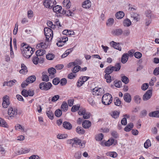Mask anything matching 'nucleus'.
Returning a JSON list of instances; mask_svg holds the SVG:
<instances>
[{"label":"nucleus","mask_w":159,"mask_h":159,"mask_svg":"<svg viewBox=\"0 0 159 159\" xmlns=\"http://www.w3.org/2000/svg\"><path fill=\"white\" fill-rule=\"evenodd\" d=\"M107 155L113 158H115L117 157V154L115 152H108Z\"/></svg>","instance_id":"obj_46"},{"label":"nucleus","mask_w":159,"mask_h":159,"mask_svg":"<svg viewBox=\"0 0 159 159\" xmlns=\"http://www.w3.org/2000/svg\"><path fill=\"white\" fill-rule=\"evenodd\" d=\"M63 127L68 129H70L72 128L71 125L69 122L65 121L63 123Z\"/></svg>","instance_id":"obj_28"},{"label":"nucleus","mask_w":159,"mask_h":159,"mask_svg":"<svg viewBox=\"0 0 159 159\" xmlns=\"http://www.w3.org/2000/svg\"><path fill=\"white\" fill-rule=\"evenodd\" d=\"M52 8H53V11L56 13H64V10H62V7L61 6L57 5L55 7L54 6Z\"/></svg>","instance_id":"obj_12"},{"label":"nucleus","mask_w":159,"mask_h":159,"mask_svg":"<svg viewBox=\"0 0 159 159\" xmlns=\"http://www.w3.org/2000/svg\"><path fill=\"white\" fill-rule=\"evenodd\" d=\"M2 106L3 108H7L10 104L9 97L7 95L4 96L2 98Z\"/></svg>","instance_id":"obj_9"},{"label":"nucleus","mask_w":159,"mask_h":159,"mask_svg":"<svg viewBox=\"0 0 159 159\" xmlns=\"http://www.w3.org/2000/svg\"><path fill=\"white\" fill-rule=\"evenodd\" d=\"M76 132L79 134H83L85 133V130L81 127L78 126L76 128Z\"/></svg>","instance_id":"obj_34"},{"label":"nucleus","mask_w":159,"mask_h":159,"mask_svg":"<svg viewBox=\"0 0 159 159\" xmlns=\"http://www.w3.org/2000/svg\"><path fill=\"white\" fill-rule=\"evenodd\" d=\"M46 51L44 49H40L37 50L35 52L36 56L40 57L43 56L45 53Z\"/></svg>","instance_id":"obj_26"},{"label":"nucleus","mask_w":159,"mask_h":159,"mask_svg":"<svg viewBox=\"0 0 159 159\" xmlns=\"http://www.w3.org/2000/svg\"><path fill=\"white\" fill-rule=\"evenodd\" d=\"M91 5V2L89 0H86L83 2L82 7L85 8H89Z\"/></svg>","instance_id":"obj_16"},{"label":"nucleus","mask_w":159,"mask_h":159,"mask_svg":"<svg viewBox=\"0 0 159 159\" xmlns=\"http://www.w3.org/2000/svg\"><path fill=\"white\" fill-rule=\"evenodd\" d=\"M64 13H65L67 16H73L74 13L70 10H68L65 11H64Z\"/></svg>","instance_id":"obj_52"},{"label":"nucleus","mask_w":159,"mask_h":159,"mask_svg":"<svg viewBox=\"0 0 159 159\" xmlns=\"http://www.w3.org/2000/svg\"><path fill=\"white\" fill-rule=\"evenodd\" d=\"M36 77L34 75H31L26 80L23 82L21 84V87L23 88L27 86L28 84L32 83L35 81Z\"/></svg>","instance_id":"obj_4"},{"label":"nucleus","mask_w":159,"mask_h":159,"mask_svg":"<svg viewBox=\"0 0 159 159\" xmlns=\"http://www.w3.org/2000/svg\"><path fill=\"white\" fill-rule=\"evenodd\" d=\"M76 74L73 73H71L68 75V78L70 79H73L76 76Z\"/></svg>","instance_id":"obj_64"},{"label":"nucleus","mask_w":159,"mask_h":159,"mask_svg":"<svg viewBox=\"0 0 159 159\" xmlns=\"http://www.w3.org/2000/svg\"><path fill=\"white\" fill-rule=\"evenodd\" d=\"M121 77L122 81L125 84H127L129 82V80L127 77L125 75H122Z\"/></svg>","instance_id":"obj_35"},{"label":"nucleus","mask_w":159,"mask_h":159,"mask_svg":"<svg viewBox=\"0 0 159 159\" xmlns=\"http://www.w3.org/2000/svg\"><path fill=\"white\" fill-rule=\"evenodd\" d=\"M25 50L22 51L23 56L25 58H29L32 55L33 52V49L32 48L26 45L25 47Z\"/></svg>","instance_id":"obj_2"},{"label":"nucleus","mask_w":159,"mask_h":159,"mask_svg":"<svg viewBox=\"0 0 159 159\" xmlns=\"http://www.w3.org/2000/svg\"><path fill=\"white\" fill-rule=\"evenodd\" d=\"M144 147L146 148H148L151 145V143L149 139L147 140L144 143Z\"/></svg>","instance_id":"obj_49"},{"label":"nucleus","mask_w":159,"mask_h":159,"mask_svg":"<svg viewBox=\"0 0 159 159\" xmlns=\"http://www.w3.org/2000/svg\"><path fill=\"white\" fill-rule=\"evenodd\" d=\"M99 88L98 87H96L94 89H93L92 91L93 95H100V93H98Z\"/></svg>","instance_id":"obj_54"},{"label":"nucleus","mask_w":159,"mask_h":159,"mask_svg":"<svg viewBox=\"0 0 159 159\" xmlns=\"http://www.w3.org/2000/svg\"><path fill=\"white\" fill-rule=\"evenodd\" d=\"M17 114V109L12 107H10L8 111V114L9 117L11 118L15 117Z\"/></svg>","instance_id":"obj_7"},{"label":"nucleus","mask_w":159,"mask_h":159,"mask_svg":"<svg viewBox=\"0 0 159 159\" xmlns=\"http://www.w3.org/2000/svg\"><path fill=\"white\" fill-rule=\"evenodd\" d=\"M56 4L55 0H45L43 3L45 7L49 9L52 8Z\"/></svg>","instance_id":"obj_6"},{"label":"nucleus","mask_w":159,"mask_h":159,"mask_svg":"<svg viewBox=\"0 0 159 159\" xmlns=\"http://www.w3.org/2000/svg\"><path fill=\"white\" fill-rule=\"evenodd\" d=\"M60 84L61 85L63 86L65 85L67 83L66 79L65 78H63L61 80Z\"/></svg>","instance_id":"obj_63"},{"label":"nucleus","mask_w":159,"mask_h":159,"mask_svg":"<svg viewBox=\"0 0 159 159\" xmlns=\"http://www.w3.org/2000/svg\"><path fill=\"white\" fill-rule=\"evenodd\" d=\"M28 17L29 18H31L33 16V12L31 10H29L27 12Z\"/></svg>","instance_id":"obj_60"},{"label":"nucleus","mask_w":159,"mask_h":159,"mask_svg":"<svg viewBox=\"0 0 159 159\" xmlns=\"http://www.w3.org/2000/svg\"><path fill=\"white\" fill-rule=\"evenodd\" d=\"M75 138L68 141V143L70 144L73 147H75Z\"/></svg>","instance_id":"obj_53"},{"label":"nucleus","mask_w":159,"mask_h":159,"mask_svg":"<svg viewBox=\"0 0 159 159\" xmlns=\"http://www.w3.org/2000/svg\"><path fill=\"white\" fill-rule=\"evenodd\" d=\"M134 125L133 123H130L128 124L124 128L125 131L128 132L130 131L133 127Z\"/></svg>","instance_id":"obj_32"},{"label":"nucleus","mask_w":159,"mask_h":159,"mask_svg":"<svg viewBox=\"0 0 159 159\" xmlns=\"http://www.w3.org/2000/svg\"><path fill=\"white\" fill-rule=\"evenodd\" d=\"M114 71V66H109L107 67L105 70V72L106 73L110 74Z\"/></svg>","instance_id":"obj_27"},{"label":"nucleus","mask_w":159,"mask_h":159,"mask_svg":"<svg viewBox=\"0 0 159 159\" xmlns=\"http://www.w3.org/2000/svg\"><path fill=\"white\" fill-rule=\"evenodd\" d=\"M56 72V70L54 68H50L48 69V72L49 74V76L52 79L54 77V75Z\"/></svg>","instance_id":"obj_13"},{"label":"nucleus","mask_w":159,"mask_h":159,"mask_svg":"<svg viewBox=\"0 0 159 159\" xmlns=\"http://www.w3.org/2000/svg\"><path fill=\"white\" fill-rule=\"evenodd\" d=\"M91 124L90 121L88 120H85L83 122V127L85 129H88L91 126Z\"/></svg>","instance_id":"obj_18"},{"label":"nucleus","mask_w":159,"mask_h":159,"mask_svg":"<svg viewBox=\"0 0 159 159\" xmlns=\"http://www.w3.org/2000/svg\"><path fill=\"white\" fill-rule=\"evenodd\" d=\"M123 31L122 29H116L113 30L111 31V34L114 35L119 36L123 33Z\"/></svg>","instance_id":"obj_15"},{"label":"nucleus","mask_w":159,"mask_h":159,"mask_svg":"<svg viewBox=\"0 0 159 159\" xmlns=\"http://www.w3.org/2000/svg\"><path fill=\"white\" fill-rule=\"evenodd\" d=\"M114 103L116 105L119 106L121 104V101L118 98H117L116 99Z\"/></svg>","instance_id":"obj_59"},{"label":"nucleus","mask_w":159,"mask_h":159,"mask_svg":"<svg viewBox=\"0 0 159 159\" xmlns=\"http://www.w3.org/2000/svg\"><path fill=\"white\" fill-rule=\"evenodd\" d=\"M134 102L137 104H139L141 101V98L139 95H137L134 96Z\"/></svg>","instance_id":"obj_36"},{"label":"nucleus","mask_w":159,"mask_h":159,"mask_svg":"<svg viewBox=\"0 0 159 159\" xmlns=\"http://www.w3.org/2000/svg\"><path fill=\"white\" fill-rule=\"evenodd\" d=\"M43 59L42 57H40L39 58L38 57L36 56L33 57L32 60L33 63L35 65H37L39 62H40V61H42Z\"/></svg>","instance_id":"obj_22"},{"label":"nucleus","mask_w":159,"mask_h":159,"mask_svg":"<svg viewBox=\"0 0 159 159\" xmlns=\"http://www.w3.org/2000/svg\"><path fill=\"white\" fill-rule=\"evenodd\" d=\"M80 106L78 105H74L72 107L71 111L72 112H75L78 110Z\"/></svg>","instance_id":"obj_56"},{"label":"nucleus","mask_w":159,"mask_h":159,"mask_svg":"<svg viewBox=\"0 0 159 159\" xmlns=\"http://www.w3.org/2000/svg\"><path fill=\"white\" fill-rule=\"evenodd\" d=\"M55 57L54 55L51 53H48L46 55V58L48 60H52Z\"/></svg>","instance_id":"obj_43"},{"label":"nucleus","mask_w":159,"mask_h":159,"mask_svg":"<svg viewBox=\"0 0 159 159\" xmlns=\"http://www.w3.org/2000/svg\"><path fill=\"white\" fill-rule=\"evenodd\" d=\"M114 22V20L112 18L109 19L106 22L107 25L108 26H111Z\"/></svg>","instance_id":"obj_47"},{"label":"nucleus","mask_w":159,"mask_h":159,"mask_svg":"<svg viewBox=\"0 0 159 159\" xmlns=\"http://www.w3.org/2000/svg\"><path fill=\"white\" fill-rule=\"evenodd\" d=\"M60 82V79L58 78H55L52 80V83L55 85L58 84Z\"/></svg>","instance_id":"obj_55"},{"label":"nucleus","mask_w":159,"mask_h":159,"mask_svg":"<svg viewBox=\"0 0 159 159\" xmlns=\"http://www.w3.org/2000/svg\"><path fill=\"white\" fill-rule=\"evenodd\" d=\"M16 129L18 130V129H21L23 131H25L24 127H22L21 125L17 124L15 126Z\"/></svg>","instance_id":"obj_58"},{"label":"nucleus","mask_w":159,"mask_h":159,"mask_svg":"<svg viewBox=\"0 0 159 159\" xmlns=\"http://www.w3.org/2000/svg\"><path fill=\"white\" fill-rule=\"evenodd\" d=\"M131 22L130 20L126 19L124 21L123 25L125 26H129L131 24Z\"/></svg>","instance_id":"obj_41"},{"label":"nucleus","mask_w":159,"mask_h":159,"mask_svg":"<svg viewBox=\"0 0 159 159\" xmlns=\"http://www.w3.org/2000/svg\"><path fill=\"white\" fill-rule=\"evenodd\" d=\"M81 151H78L75 153L74 156L76 159H79L81 157Z\"/></svg>","instance_id":"obj_50"},{"label":"nucleus","mask_w":159,"mask_h":159,"mask_svg":"<svg viewBox=\"0 0 159 159\" xmlns=\"http://www.w3.org/2000/svg\"><path fill=\"white\" fill-rule=\"evenodd\" d=\"M67 135L66 134H58L57 137L59 139H63L67 138Z\"/></svg>","instance_id":"obj_39"},{"label":"nucleus","mask_w":159,"mask_h":159,"mask_svg":"<svg viewBox=\"0 0 159 159\" xmlns=\"http://www.w3.org/2000/svg\"><path fill=\"white\" fill-rule=\"evenodd\" d=\"M103 134L102 133H100L97 134L95 137V139L97 141H101L103 139Z\"/></svg>","instance_id":"obj_38"},{"label":"nucleus","mask_w":159,"mask_h":159,"mask_svg":"<svg viewBox=\"0 0 159 159\" xmlns=\"http://www.w3.org/2000/svg\"><path fill=\"white\" fill-rule=\"evenodd\" d=\"M152 94V89L148 90L143 95V99L144 101H146L149 99L151 98Z\"/></svg>","instance_id":"obj_10"},{"label":"nucleus","mask_w":159,"mask_h":159,"mask_svg":"<svg viewBox=\"0 0 159 159\" xmlns=\"http://www.w3.org/2000/svg\"><path fill=\"white\" fill-rule=\"evenodd\" d=\"M61 110L63 111L66 112L68 109V106L67 102H63L61 105Z\"/></svg>","instance_id":"obj_25"},{"label":"nucleus","mask_w":159,"mask_h":159,"mask_svg":"<svg viewBox=\"0 0 159 159\" xmlns=\"http://www.w3.org/2000/svg\"><path fill=\"white\" fill-rule=\"evenodd\" d=\"M110 44L112 45L113 47L115 49H117L120 51H121V48L119 46V43H117L113 41H112L110 43Z\"/></svg>","instance_id":"obj_17"},{"label":"nucleus","mask_w":159,"mask_h":159,"mask_svg":"<svg viewBox=\"0 0 159 159\" xmlns=\"http://www.w3.org/2000/svg\"><path fill=\"white\" fill-rule=\"evenodd\" d=\"M128 55L127 53H124L122 56L121 59V62L125 64L127 61L128 59Z\"/></svg>","instance_id":"obj_23"},{"label":"nucleus","mask_w":159,"mask_h":159,"mask_svg":"<svg viewBox=\"0 0 159 159\" xmlns=\"http://www.w3.org/2000/svg\"><path fill=\"white\" fill-rule=\"evenodd\" d=\"M61 110L60 109L56 110L55 112V116L57 117H60L62 115Z\"/></svg>","instance_id":"obj_44"},{"label":"nucleus","mask_w":159,"mask_h":159,"mask_svg":"<svg viewBox=\"0 0 159 159\" xmlns=\"http://www.w3.org/2000/svg\"><path fill=\"white\" fill-rule=\"evenodd\" d=\"M112 101V96L109 93L104 94L102 97V102L105 105H109L111 103Z\"/></svg>","instance_id":"obj_1"},{"label":"nucleus","mask_w":159,"mask_h":159,"mask_svg":"<svg viewBox=\"0 0 159 159\" xmlns=\"http://www.w3.org/2000/svg\"><path fill=\"white\" fill-rule=\"evenodd\" d=\"M104 78L106 80V81L107 83H110L111 82V77L110 74L106 73L104 75Z\"/></svg>","instance_id":"obj_40"},{"label":"nucleus","mask_w":159,"mask_h":159,"mask_svg":"<svg viewBox=\"0 0 159 159\" xmlns=\"http://www.w3.org/2000/svg\"><path fill=\"white\" fill-rule=\"evenodd\" d=\"M80 68L81 67L80 66H75L73 69H72V71L73 73H76L78 72Z\"/></svg>","instance_id":"obj_48"},{"label":"nucleus","mask_w":159,"mask_h":159,"mask_svg":"<svg viewBox=\"0 0 159 159\" xmlns=\"http://www.w3.org/2000/svg\"><path fill=\"white\" fill-rule=\"evenodd\" d=\"M123 98L124 100L127 102H130L131 100V96L129 93H126L124 94Z\"/></svg>","instance_id":"obj_20"},{"label":"nucleus","mask_w":159,"mask_h":159,"mask_svg":"<svg viewBox=\"0 0 159 159\" xmlns=\"http://www.w3.org/2000/svg\"><path fill=\"white\" fill-rule=\"evenodd\" d=\"M114 71H118L120 69L121 66L120 63H117L116 64L115 66H114Z\"/></svg>","instance_id":"obj_51"},{"label":"nucleus","mask_w":159,"mask_h":159,"mask_svg":"<svg viewBox=\"0 0 159 159\" xmlns=\"http://www.w3.org/2000/svg\"><path fill=\"white\" fill-rule=\"evenodd\" d=\"M142 54L140 52H136L134 54L135 57L137 58H139L142 57Z\"/></svg>","instance_id":"obj_62"},{"label":"nucleus","mask_w":159,"mask_h":159,"mask_svg":"<svg viewBox=\"0 0 159 159\" xmlns=\"http://www.w3.org/2000/svg\"><path fill=\"white\" fill-rule=\"evenodd\" d=\"M0 126L3 127L7 128L8 126L5 120L0 117Z\"/></svg>","instance_id":"obj_33"},{"label":"nucleus","mask_w":159,"mask_h":159,"mask_svg":"<svg viewBox=\"0 0 159 159\" xmlns=\"http://www.w3.org/2000/svg\"><path fill=\"white\" fill-rule=\"evenodd\" d=\"M150 117L159 118V111L151 112L149 114Z\"/></svg>","instance_id":"obj_24"},{"label":"nucleus","mask_w":159,"mask_h":159,"mask_svg":"<svg viewBox=\"0 0 159 159\" xmlns=\"http://www.w3.org/2000/svg\"><path fill=\"white\" fill-rule=\"evenodd\" d=\"M16 81L15 80H10L8 82H4L3 84V86H7L11 87L14 85V84L16 83Z\"/></svg>","instance_id":"obj_21"},{"label":"nucleus","mask_w":159,"mask_h":159,"mask_svg":"<svg viewBox=\"0 0 159 159\" xmlns=\"http://www.w3.org/2000/svg\"><path fill=\"white\" fill-rule=\"evenodd\" d=\"M44 34L46 37V40L48 42L49 40V39L51 38L52 39L53 37V31L49 28L45 27L44 30Z\"/></svg>","instance_id":"obj_3"},{"label":"nucleus","mask_w":159,"mask_h":159,"mask_svg":"<svg viewBox=\"0 0 159 159\" xmlns=\"http://www.w3.org/2000/svg\"><path fill=\"white\" fill-rule=\"evenodd\" d=\"M117 143V141L113 139H109L105 143L106 146H109L112 144L116 145Z\"/></svg>","instance_id":"obj_14"},{"label":"nucleus","mask_w":159,"mask_h":159,"mask_svg":"<svg viewBox=\"0 0 159 159\" xmlns=\"http://www.w3.org/2000/svg\"><path fill=\"white\" fill-rule=\"evenodd\" d=\"M30 151V148H22L20 149V151L19 152V153L20 154L26 153H27L29 152Z\"/></svg>","instance_id":"obj_42"},{"label":"nucleus","mask_w":159,"mask_h":159,"mask_svg":"<svg viewBox=\"0 0 159 159\" xmlns=\"http://www.w3.org/2000/svg\"><path fill=\"white\" fill-rule=\"evenodd\" d=\"M148 87V83L143 84L141 86V89L143 90H146Z\"/></svg>","instance_id":"obj_61"},{"label":"nucleus","mask_w":159,"mask_h":159,"mask_svg":"<svg viewBox=\"0 0 159 159\" xmlns=\"http://www.w3.org/2000/svg\"><path fill=\"white\" fill-rule=\"evenodd\" d=\"M10 56L11 58L13 57H14V53L12 51V38L10 37Z\"/></svg>","instance_id":"obj_37"},{"label":"nucleus","mask_w":159,"mask_h":159,"mask_svg":"<svg viewBox=\"0 0 159 159\" xmlns=\"http://www.w3.org/2000/svg\"><path fill=\"white\" fill-rule=\"evenodd\" d=\"M78 114L80 115H83V118L84 119H88L90 116V114L89 112H86L84 108L80 109Z\"/></svg>","instance_id":"obj_8"},{"label":"nucleus","mask_w":159,"mask_h":159,"mask_svg":"<svg viewBox=\"0 0 159 159\" xmlns=\"http://www.w3.org/2000/svg\"><path fill=\"white\" fill-rule=\"evenodd\" d=\"M46 114L48 117L51 120L53 119L54 114L52 111L50 110L46 111Z\"/></svg>","instance_id":"obj_30"},{"label":"nucleus","mask_w":159,"mask_h":159,"mask_svg":"<svg viewBox=\"0 0 159 159\" xmlns=\"http://www.w3.org/2000/svg\"><path fill=\"white\" fill-rule=\"evenodd\" d=\"M132 17H133L134 19V22H136L139 20V16L138 14H136V13H134V14L132 16Z\"/></svg>","instance_id":"obj_45"},{"label":"nucleus","mask_w":159,"mask_h":159,"mask_svg":"<svg viewBox=\"0 0 159 159\" xmlns=\"http://www.w3.org/2000/svg\"><path fill=\"white\" fill-rule=\"evenodd\" d=\"M60 98V96L58 95H55L52 98L51 101L52 102H55Z\"/></svg>","instance_id":"obj_57"},{"label":"nucleus","mask_w":159,"mask_h":159,"mask_svg":"<svg viewBox=\"0 0 159 159\" xmlns=\"http://www.w3.org/2000/svg\"><path fill=\"white\" fill-rule=\"evenodd\" d=\"M48 72L46 71L42 73V80L44 81L48 82L49 80L48 76L47 75Z\"/></svg>","instance_id":"obj_19"},{"label":"nucleus","mask_w":159,"mask_h":159,"mask_svg":"<svg viewBox=\"0 0 159 159\" xmlns=\"http://www.w3.org/2000/svg\"><path fill=\"white\" fill-rule=\"evenodd\" d=\"M120 115V112L115 111L111 112V115L112 117L115 119H116Z\"/></svg>","instance_id":"obj_31"},{"label":"nucleus","mask_w":159,"mask_h":159,"mask_svg":"<svg viewBox=\"0 0 159 159\" xmlns=\"http://www.w3.org/2000/svg\"><path fill=\"white\" fill-rule=\"evenodd\" d=\"M124 13L122 11H120L116 13L115 16L116 18L118 19H121L124 16Z\"/></svg>","instance_id":"obj_29"},{"label":"nucleus","mask_w":159,"mask_h":159,"mask_svg":"<svg viewBox=\"0 0 159 159\" xmlns=\"http://www.w3.org/2000/svg\"><path fill=\"white\" fill-rule=\"evenodd\" d=\"M52 86V84L50 82H43L39 84V88L42 90L47 91Z\"/></svg>","instance_id":"obj_5"},{"label":"nucleus","mask_w":159,"mask_h":159,"mask_svg":"<svg viewBox=\"0 0 159 159\" xmlns=\"http://www.w3.org/2000/svg\"><path fill=\"white\" fill-rule=\"evenodd\" d=\"M34 93V91L31 90L27 91L25 89H23L21 92V94L25 97H27L28 96H33Z\"/></svg>","instance_id":"obj_11"}]
</instances>
